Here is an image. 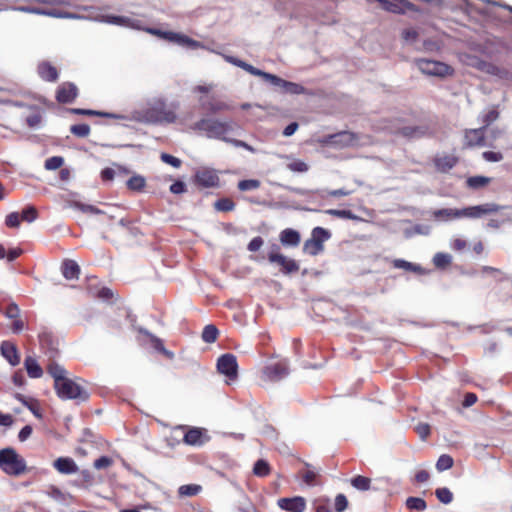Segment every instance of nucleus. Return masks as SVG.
Wrapping results in <instances>:
<instances>
[{
    "label": "nucleus",
    "mask_w": 512,
    "mask_h": 512,
    "mask_svg": "<svg viewBox=\"0 0 512 512\" xmlns=\"http://www.w3.org/2000/svg\"><path fill=\"white\" fill-rule=\"evenodd\" d=\"M348 505V500L344 494H338L335 498V510L336 512H343Z\"/></svg>",
    "instance_id": "nucleus-59"
},
{
    "label": "nucleus",
    "mask_w": 512,
    "mask_h": 512,
    "mask_svg": "<svg viewBox=\"0 0 512 512\" xmlns=\"http://www.w3.org/2000/svg\"><path fill=\"white\" fill-rule=\"evenodd\" d=\"M140 332L145 334L146 336H148L150 338L151 344L154 347V349H156L157 351L161 352L162 354H164L169 359H172L174 357V354L172 352H170L167 349H165L161 339H159L156 336L152 335L147 330L141 329Z\"/></svg>",
    "instance_id": "nucleus-30"
},
{
    "label": "nucleus",
    "mask_w": 512,
    "mask_h": 512,
    "mask_svg": "<svg viewBox=\"0 0 512 512\" xmlns=\"http://www.w3.org/2000/svg\"><path fill=\"white\" fill-rule=\"evenodd\" d=\"M161 160L163 162H165L166 164H169L175 168H179L180 165H181V160L170 155V154H167V153H162L161 154Z\"/></svg>",
    "instance_id": "nucleus-61"
},
{
    "label": "nucleus",
    "mask_w": 512,
    "mask_h": 512,
    "mask_svg": "<svg viewBox=\"0 0 512 512\" xmlns=\"http://www.w3.org/2000/svg\"><path fill=\"white\" fill-rule=\"evenodd\" d=\"M304 251L310 255H316L323 250V245L310 238L304 243Z\"/></svg>",
    "instance_id": "nucleus-41"
},
{
    "label": "nucleus",
    "mask_w": 512,
    "mask_h": 512,
    "mask_svg": "<svg viewBox=\"0 0 512 512\" xmlns=\"http://www.w3.org/2000/svg\"><path fill=\"white\" fill-rule=\"evenodd\" d=\"M93 18L96 22H102L137 30L142 29L140 21L125 16L104 15L96 13L95 17Z\"/></svg>",
    "instance_id": "nucleus-9"
},
{
    "label": "nucleus",
    "mask_w": 512,
    "mask_h": 512,
    "mask_svg": "<svg viewBox=\"0 0 512 512\" xmlns=\"http://www.w3.org/2000/svg\"><path fill=\"white\" fill-rule=\"evenodd\" d=\"M15 11L23 12V13H29V14H35V15H42L50 17L51 9H45V8H39V7H31V6H19L12 8Z\"/></svg>",
    "instance_id": "nucleus-32"
},
{
    "label": "nucleus",
    "mask_w": 512,
    "mask_h": 512,
    "mask_svg": "<svg viewBox=\"0 0 512 512\" xmlns=\"http://www.w3.org/2000/svg\"><path fill=\"white\" fill-rule=\"evenodd\" d=\"M195 181L203 187H215L219 183V177L214 169L201 168L195 174Z\"/></svg>",
    "instance_id": "nucleus-15"
},
{
    "label": "nucleus",
    "mask_w": 512,
    "mask_h": 512,
    "mask_svg": "<svg viewBox=\"0 0 512 512\" xmlns=\"http://www.w3.org/2000/svg\"><path fill=\"white\" fill-rule=\"evenodd\" d=\"M502 209L495 203H486L477 206H471L461 209V217L464 218H480L484 215L496 213Z\"/></svg>",
    "instance_id": "nucleus-10"
},
{
    "label": "nucleus",
    "mask_w": 512,
    "mask_h": 512,
    "mask_svg": "<svg viewBox=\"0 0 512 512\" xmlns=\"http://www.w3.org/2000/svg\"><path fill=\"white\" fill-rule=\"evenodd\" d=\"M222 57L225 61H227L230 64H233L237 67L242 68L243 70L247 71L248 73L262 77L264 80L270 82L273 86L279 87L281 91L289 94H303L305 92V88L301 86L300 84L286 81L274 74H270L267 72H264L258 68H255L254 66L236 58L230 55L222 54Z\"/></svg>",
    "instance_id": "nucleus-1"
},
{
    "label": "nucleus",
    "mask_w": 512,
    "mask_h": 512,
    "mask_svg": "<svg viewBox=\"0 0 512 512\" xmlns=\"http://www.w3.org/2000/svg\"><path fill=\"white\" fill-rule=\"evenodd\" d=\"M201 486L197 484L182 485L178 489V493L183 497H191L197 495L201 491Z\"/></svg>",
    "instance_id": "nucleus-34"
},
{
    "label": "nucleus",
    "mask_w": 512,
    "mask_h": 512,
    "mask_svg": "<svg viewBox=\"0 0 512 512\" xmlns=\"http://www.w3.org/2000/svg\"><path fill=\"white\" fill-rule=\"evenodd\" d=\"M280 241L283 245L297 246L300 242V234L293 229H285L280 234Z\"/></svg>",
    "instance_id": "nucleus-29"
},
{
    "label": "nucleus",
    "mask_w": 512,
    "mask_h": 512,
    "mask_svg": "<svg viewBox=\"0 0 512 512\" xmlns=\"http://www.w3.org/2000/svg\"><path fill=\"white\" fill-rule=\"evenodd\" d=\"M326 213L332 216H336L344 219H355V215L350 210H337V209H328Z\"/></svg>",
    "instance_id": "nucleus-55"
},
{
    "label": "nucleus",
    "mask_w": 512,
    "mask_h": 512,
    "mask_svg": "<svg viewBox=\"0 0 512 512\" xmlns=\"http://www.w3.org/2000/svg\"><path fill=\"white\" fill-rule=\"evenodd\" d=\"M322 142L336 148H345L356 146L358 144V137L354 133L343 131L325 137Z\"/></svg>",
    "instance_id": "nucleus-8"
},
{
    "label": "nucleus",
    "mask_w": 512,
    "mask_h": 512,
    "mask_svg": "<svg viewBox=\"0 0 512 512\" xmlns=\"http://www.w3.org/2000/svg\"><path fill=\"white\" fill-rule=\"evenodd\" d=\"M406 506L410 510L424 511L426 509V502L419 497H409L406 500Z\"/></svg>",
    "instance_id": "nucleus-40"
},
{
    "label": "nucleus",
    "mask_w": 512,
    "mask_h": 512,
    "mask_svg": "<svg viewBox=\"0 0 512 512\" xmlns=\"http://www.w3.org/2000/svg\"><path fill=\"white\" fill-rule=\"evenodd\" d=\"M260 187V181L256 179L242 180L238 183V189L241 191L255 190Z\"/></svg>",
    "instance_id": "nucleus-50"
},
{
    "label": "nucleus",
    "mask_w": 512,
    "mask_h": 512,
    "mask_svg": "<svg viewBox=\"0 0 512 512\" xmlns=\"http://www.w3.org/2000/svg\"><path fill=\"white\" fill-rule=\"evenodd\" d=\"M284 159L289 160L287 168L292 172L305 173L309 170V165L300 159H291L289 156H281Z\"/></svg>",
    "instance_id": "nucleus-31"
},
{
    "label": "nucleus",
    "mask_w": 512,
    "mask_h": 512,
    "mask_svg": "<svg viewBox=\"0 0 512 512\" xmlns=\"http://www.w3.org/2000/svg\"><path fill=\"white\" fill-rule=\"evenodd\" d=\"M16 398L22 404H24L37 418H42V414L40 413L36 404L28 402L22 395H17Z\"/></svg>",
    "instance_id": "nucleus-57"
},
{
    "label": "nucleus",
    "mask_w": 512,
    "mask_h": 512,
    "mask_svg": "<svg viewBox=\"0 0 512 512\" xmlns=\"http://www.w3.org/2000/svg\"><path fill=\"white\" fill-rule=\"evenodd\" d=\"M434 163L438 171L447 172L456 165L457 158L453 155H442L436 157Z\"/></svg>",
    "instance_id": "nucleus-26"
},
{
    "label": "nucleus",
    "mask_w": 512,
    "mask_h": 512,
    "mask_svg": "<svg viewBox=\"0 0 512 512\" xmlns=\"http://www.w3.org/2000/svg\"><path fill=\"white\" fill-rule=\"evenodd\" d=\"M318 476V472L315 471V470H312V469H307L305 470L304 472H302V478H303V481L308 485V486H314L316 485V478Z\"/></svg>",
    "instance_id": "nucleus-54"
},
{
    "label": "nucleus",
    "mask_w": 512,
    "mask_h": 512,
    "mask_svg": "<svg viewBox=\"0 0 512 512\" xmlns=\"http://www.w3.org/2000/svg\"><path fill=\"white\" fill-rule=\"evenodd\" d=\"M432 217L435 221H439V222L453 221V220L462 218L461 217V209H455V208L437 209L432 212Z\"/></svg>",
    "instance_id": "nucleus-19"
},
{
    "label": "nucleus",
    "mask_w": 512,
    "mask_h": 512,
    "mask_svg": "<svg viewBox=\"0 0 512 512\" xmlns=\"http://www.w3.org/2000/svg\"><path fill=\"white\" fill-rule=\"evenodd\" d=\"M330 237V233L322 228V227H316L313 229L312 231V239H314L315 241H317L318 243L322 244L323 245V242L328 240Z\"/></svg>",
    "instance_id": "nucleus-47"
},
{
    "label": "nucleus",
    "mask_w": 512,
    "mask_h": 512,
    "mask_svg": "<svg viewBox=\"0 0 512 512\" xmlns=\"http://www.w3.org/2000/svg\"><path fill=\"white\" fill-rule=\"evenodd\" d=\"M72 134L78 137H87L90 133V127L87 124H77L70 128Z\"/></svg>",
    "instance_id": "nucleus-52"
},
{
    "label": "nucleus",
    "mask_w": 512,
    "mask_h": 512,
    "mask_svg": "<svg viewBox=\"0 0 512 512\" xmlns=\"http://www.w3.org/2000/svg\"><path fill=\"white\" fill-rule=\"evenodd\" d=\"M80 9L85 10V11H89L90 13L88 15H81V14L61 11V10H57V9H51L50 17H52V18H60V19H75V20H90V21H94V18H91V17H95V14H96L95 13L96 9L94 7H92V6H83V7H80Z\"/></svg>",
    "instance_id": "nucleus-16"
},
{
    "label": "nucleus",
    "mask_w": 512,
    "mask_h": 512,
    "mask_svg": "<svg viewBox=\"0 0 512 512\" xmlns=\"http://www.w3.org/2000/svg\"><path fill=\"white\" fill-rule=\"evenodd\" d=\"M2 356L13 366L20 362V358L15 345L8 341H3L0 346Z\"/></svg>",
    "instance_id": "nucleus-22"
},
{
    "label": "nucleus",
    "mask_w": 512,
    "mask_h": 512,
    "mask_svg": "<svg viewBox=\"0 0 512 512\" xmlns=\"http://www.w3.org/2000/svg\"><path fill=\"white\" fill-rule=\"evenodd\" d=\"M413 63L422 74L431 77L445 78L454 73V69L450 65L441 61L417 58Z\"/></svg>",
    "instance_id": "nucleus-5"
},
{
    "label": "nucleus",
    "mask_w": 512,
    "mask_h": 512,
    "mask_svg": "<svg viewBox=\"0 0 512 512\" xmlns=\"http://www.w3.org/2000/svg\"><path fill=\"white\" fill-rule=\"evenodd\" d=\"M134 118L147 123H173L176 120V114L166 107L163 100L158 99L143 114L137 112Z\"/></svg>",
    "instance_id": "nucleus-2"
},
{
    "label": "nucleus",
    "mask_w": 512,
    "mask_h": 512,
    "mask_svg": "<svg viewBox=\"0 0 512 512\" xmlns=\"http://www.w3.org/2000/svg\"><path fill=\"white\" fill-rule=\"evenodd\" d=\"M481 69L485 73L496 76L502 80H510L512 78V75L505 68L498 67L491 63H482Z\"/></svg>",
    "instance_id": "nucleus-23"
},
{
    "label": "nucleus",
    "mask_w": 512,
    "mask_h": 512,
    "mask_svg": "<svg viewBox=\"0 0 512 512\" xmlns=\"http://www.w3.org/2000/svg\"><path fill=\"white\" fill-rule=\"evenodd\" d=\"M393 264H394V267H396V268L405 269L408 271H413V272H421L422 271V268L420 266L413 264L411 262L402 260V259L394 260Z\"/></svg>",
    "instance_id": "nucleus-46"
},
{
    "label": "nucleus",
    "mask_w": 512,
    "mask_h": 512,
    "mask_svg": "<svg viewBox=\"0 0 512 512\" xmlns=\"http://www.w3.org/2000/svg\"><path fill=\"white\" fill-rule=\"evenodd\" d=\"M218 329L214 325H206L202 332V339L206 343H213L216 341Z\"/></svg>",
    "instance_id": "nucleus-37"
},
{
    "label": "nucleus",
    "mask_w": 512,
    "mask_h": 512,
    "mask_svg": "<svg viewBox=\"0 0 512 512\" xmlns=\"http://www.w3.org/2000/svg\"><path fill=\"white\" fill-rule=\"evenodd\" d=\"M70 111L72 113L80 114V115H97V116L116 117L113 114L103 113V112H99V111H95V110H88V109L74 108V109H71Z\"/></svg>",
    "instance_id": "nucleus-58"
},
{
    "label": "nucleus",
    "mask_w": 512,
    "mask_h": 512,
    "mask_svg": "<svg viewBox=\"0 0 512 512\" xmlns=\"http://www.w3.org/2000/svg\"><path fill=\"white\" fill-rule=\"evenodd\" d=\"M50 375L54 378V385H57V381H63L66 379V371L57 364H51L48 369Z\"/></svg>",
    "instance_id": "nucleus-38"
},
{
    "label": "nucleus",
    "mask_w": 512,
    "mask_h": 512,
    "mask_svg": "<svg viewBox=\"0 0 512 512\" xmlns=\"http://www.w3.org/2000/svg\"><path fill=\"white\" fill-rule=\"evenodd\" d=\"M62 273L66 279H77L80 273V267L75 261L66 260L62 264Z\"/></svg>",
    "instance_id": "nucleus-28"
},
{
    "label": "nucleus",
    "mask_w": 512,
    "mask_h": 512,
    "mask_svg": "<svg viewBox=\"0 0 512 512\" xmlns=\"http://www.w3.org/2000/svg\"><path fill=\"white\" fill-rule=\"evenodd\" d=\"M281 509L290 512H303L306 509V501L303 497L281 498L278 500Z\"/></svg>",
    "instance_id": "nucleus-18"
},
{
    "label": "nucleus",
    "mask_w": 512,
    "mask_h": 512,
    "mask_svg": "<svg viewBox=\"0 0 512 512\" xmlns=\"http://www.w3.org/2000/svg\"><path fill=\"white\" fill-rule=\"evenodd\" d=\"M268 259L271 263H276L282 267V271L286 274L294 273L299 270V265L293 259H290L283 254L271 251L268 254Z\"/></svg>",
    "instance_id": "nucleus-13"
},
{
    "label": "nucleus",
    "mask_w": 512,
    "mask_h": 512,
    "mask_svg": "<svg viewBox=\"0 0 512 512\" xmlns=\"http://www.w3.org/2000/svg\"><path fill=\"white\" fill-rule=\"evenodd\" d=\"M64 163V159L60 156H53L45 161V168L47 170H56L60 168Z\"/></svg>",
    "instance_id": "nucleus-53"
},
{
    "label": "nucleus",
    "mask_w": 512,
    "mask_h": 512,
    "mask_svg": "<svg viewBox=\"0 0 512 512\" xmlns=\"http://www.w3.org/2000/svg\"><path fill=\"white\" fill-rule=\"evenodd\" d=\"M0 468L8 475L18 476L25 472L26 462L15 449L7 447L0 450Z\"/></svg>",
    "instance_id": "nucleus-4"
},
{
    "label": "nucleus",
    "mask_w": 512,
    "mask_h": 512,
    "mask_svg": "<svg viewBox=\"0 0 512 512\" xmlns=\"http://www.w3.org/2000/svg\"><path fill=\"white\" fill-rule=\"evenodd\" d=\"M415 430L422 440H425L430 434V426L426 423H419Z\"/></svg>",
    "instance_id": "nucleus-62"
},
{
    "label": "nucleus",
    "mask_w": 512,
    "mask_h": 512,
    "mask_svg": "<svg viewBox=\"0 0 512 512\" xmlns=\"http://www.w3.org/2000/svg\"><path fill=\"white\" fill-rule=\"evenodd\" d=\"M233 121H220L213 118H203L194 124V129L202 131L209 138H217L224 141L225 134L233 130Z\"/></svg>",
    "instance_id": "nucleus-3"
},
{
    "label": "nucleus",
    "mask_w": 512,
    "mask_h": 512,
    "mask_svg": "<svg viewBox=\"0 0 512 512\" xmlns=\"http://www.w3.org/2000/svg\"><path fill=\"white\" fill-rule=\"evenodd\" d=\"M38 74L43 80L56 81L58 78L57 69L52 66L49 62H42L38 65Z\"/></svg>",
    "instance_id": "nucleus-25"
},
{
    "label": "nucleus",
    "mask_w": 512,
    "mask_h": 512,
    "mask_svg": "<svg viewBox=\"0 0 512 512\" xmlns=\"http://www.w3.org/2000/svg\"><path fill=\"white\" fill-rule=\"evenodd\" d=\"M145 31L152 35H155L157 37L165 39L169 42L176 43L180 46L187 47L189 49L202 48V49L208 50V48L203 43L196 41V40L188 37L185 34L172 32V31H162V30L155 29V28H147V29H145ZM209 51L215 52L214 50H211V49H209Z\"/></svg>",
    "instance_id": "nucleus-6"
},
{
    "label": "nucleus",
    "mask_w": 512,
    "mask_h": 512,
    "mask_svg": "<svg viewBox=\"0 0 512 512\" xmlns=\"http://www.w3.org/2000/svg\"><path fill=\"white\" fill-rule=\"evenodd\" d=\"M218 371L225 375L229 380H234L237 377V360L232 354L222 355L217 362Z\"/></svg>",
    "instance_id": "nucleus-11"
},
{
    "label": "nucleus",
    "mask_w": 512,
    "mask_h": 512,
    "mask_svg": "<svg viewBox=\"0 0 512 512\" xmlns=\"http://www.w3.org/2000/svg\"><path fill=\"white\" fill-rule=\"evenodd\" d=\"M113 464V459L107 456H102L99 459L95 460L94 468L97 470L107 469L111 467Z\"/></svg>",
    "instance_id": "nucleus-56"
},
{
    "label": "nucleus",
    "mask_w": 512,
    "mask_h": 512,
    "mask_svg": "<svg viewBox=\"0 0 512 512\" xmlns=\"http://www.w3.org/2000/svg\"><path fill=\"white\" fill-rule=\"evenodd\" d=\"M214 207L218 211L229 212L235 208V203L229 198H222L214 203Z\"/></svg>",
    "instance_id": "nucleus-42"
},
{
    "label": "nucleus",
    "mask_w": 512,
    "mask_h": 512,
    "mask_svg": "<svg viewBox=\"0 0 512 512\" xmlns=\"http://www.w3.org/2000/svg\"><path fill=\"white\" fill-rule=\"evenodd\" d=\"M78 95V88L75 84L66 82L58 87L56 99L60 103H71Z\"/></svg>",
    "instance_id": "nucleus-17"
},
{
    "label": "nucleus",
    "mask_w": 512,
    "mask_h": 512,
    "mask_svg": "<svg viewBox=\"0 0 512 512\" xmlns=\"http://www.w3.org/2000/svg\"><path fill=\"white\" fill-rule=\"evenodd\" d=\"M440 502L449 504L453 500V494L448 488H438L435 492Z\"/></svg>",
    "instance_id": "nucleus-49"
},
{
    "label": "nucleus",
    "mask_w": 512,
    "mask_h": 512,
    "mask_svg": "<svg viewBox=\"0 0 512 512\" xmlns=\"http://www.w3.org/2000/svg\"><path fill=\"white\" fill-rule=\"evenodd\" d=\"M170 191L173 194H182L186 191V185L182 181H176L170 186Z\"/></svg>",
    "instance_id": "nucleus-64"
},
{
    "label": "nucleus",
    "mask_w": 512,
    "mask_h": 512,
    "mask_svg": "<svg viewBox=\"0 0 512 512\" xmlns=\"http://www.w3.org/2000/svg\"><path fill=\"white\" fill-rule=\"evenodd\" d=\"M484 128L470 129L465 132V145L467 147L485 145Z\"/></svg>",
    "instance_id": "nucleus-21"
},
{
    "label": "nucleus",
    "mask_w": 512,
    "mask_h": 512,
    "mask_svg": "<svg viewBox=\"0 0 512 512\" xmlns=\"http://www.w3.org/2000/svg\"><path fill=\"white\" fill-rule=\"evenodd\" d=\"M371 480L364 476H356L351 479V485L360 491H366L370 489Z\"/></svg>",
    "instance_id": "nucleus-36"
},
{
    "label": "nucleus",
    "mask_w": 512,
    "mask_h": 512,
    "mask_svg": "<svg viewBox=\"0 0 512 512\" xmlns=\"http://www.w3.org/2000/svg\"><path fill=\"white\" fill-rule=\"evenodd\" d=\"M289 373L288 365L286 362H279L270 364L263 370V375L266 380L279 381L285 378Z\"/></svg>",
    "instance_id": "nucleus-14"
},
{
    "label": "nucleus",
    "mask_w": 512,
    "mask_h": 512,
    "mask_svg": "<svg viewBox=\"0 0 512 512\" xmlns=\"http://www.w3.org/2000/svg\"><path fill=\"white\" fill-rule=\"evenodd\" d=\"M70 207L78 209V210L82 211L83 213H88V214H101V213H103L100 209H98L97 207H95L93 205L83 204V203L78 202V201L71 202L70 203Z\"/></svg>",
    "instance_id": "nucleus-39"
},
{
    "label": "nucleus",
    "mask_w": 512,
    "mask_h": 512,
    "mask_svg": "<svg viewBox=\"0 0 512 512\" xmlns=\"http://www.w3.org/2000/svg\"><path fill=\"white\" fill-rule=\"evenodd\" d=\"M452 261V257L447 253H437L433 257V263L438 268H444L449 265Z\"/></svg>",
    "instance_id": "nucleus-44"
},
{
    "label": "nucleus",
    "mask_w": 512,
    "mask_h": 512,
    "mask_svg": "<svg viewBox=\"0 0 512 512\" xmlns=\"http://www.w3.org/2000/svg\"><path fill=\"white\" fill-rule=\"evenodd\" d=\"M490 181L491 179L485 176H473L467 179V185L472 189H479L488 185Z\"/></svg>",
    "instance_id": "nucleus-33"
},
{
    "label": "nucleus",
    "mask_w": 512,
    "mask_h": 512,
    "mask_svg": "<svg viewBox=\"0 0 512 512\" xmlns=\"http://www.w3.org/2000/svg\"><path fill=\"white\" fill-rule=\"evenodd\" d=\"M37 216H38V212H37L36 208L33 206H29V207L23 209L22 214H21V219L28 223H32L33 221L36 220Z\"/></svg>",
    "instance_id": "nucleus-51"
},
{
    "label": "nucleus",
    "mask_w": 512,
    "mask_h": 512,
    "mask_svg": "<svg viewBox=\"0 0 512 512\" xmlns=\"http://www.w3.org/2000/svg\"><path fill=\"white\" fill-rule=\"evenodd\" d=\"M21 217L17 212H12L7 215L5 223L8 227L17 228L20 225Z\"/></svg>",
    "instance_id": "nucleus-60"
},
{
    "label": "nucleus",
    "mask_w": 512,
    "mask_h": 512,
    "mask_svg": "<svg viewBox=\"0 0 512 512\" xmlns=\"http://www.w3.org/2000/svg\"><path fill=\"white\" fill-rule=\"evenodd\" d=\"M499 117V112L495 107L491 108L487 112L483 113L480 118L482 123L484 124L481 128H484V130L494 121H496Z\"/></svg>",
    "instance_id": "nucleus-35"
},
{
    "label": "nucleus",
    "mask_w": 512,
    "mask_h": 512,
    "mask_svg": "<svg viewBox=\"0 0 512 512\" xmlns=\"http://www.w3.org/2000/svg\"><path fill=\"white\" fill-rule=\"evenodd\" d=\"M482 156L488 162H499L503 159V155L500 152L485 151Z\"/></svg>",
    "instance_id": "nucleus-63"
},
{
    "label": "nucleus",
    "mask_w": 512,
    "mask_h": 512,
    "mask_svg": "<svg viewBox=\"0 0 512 512\" xmlns=\"http://www.w3.org/2000/svg\"><path fill=\"white\" fill-rule=\"evenodd\" d=\"M145 183L146 181L144 177L140 175H135L127 181V186L131 190L140 191L141 189L144 188Z\"/></svg>",
    "instance_id": "nucleus-43"
},
{
    "label": "nucleus",
    "mask_w": 512,
    "mask_h": 512,
    "mask_svg": "<svg viewBox=\"0 0 512 512\" xmlns=\"http://www.w3.org/2000/svg\"><path fill=\"white\" fill-rule=\"evenodd\" d=\"M253 472L255 475H257L259 477H264V476L268 475L270 472L268 463L262 459L258 460L254 465Z\"/></svg>",
    "instance_id": "nucleus-48"
},
{
    "label": "nucleus",
    "mask_w": 512,
    "mask_h": 512,
    "mask_svg": "<svg viewBox=\"0 0 512 512\" xmlns=\"http://www.w3.org/2000/svg\"><path fill=\"white\" fill-rule=\"evenodd\" d=\"M58 396L62 399H80L85 400L88 398L86 391L78 383L66 378L63 381H57L54 385Z\"/></svg>",
    "instance_id": "nucleus-7"
},
{
    "label": "nucleus",
    "mask_w": 512,
    "mask_h": 512,
    "mask_svg": "<svg viewBox=\"0 0 512 512\" xmlns=\"http://www.w3.org/2000/svg\"><path fill=\"white\" fill-rule=\"evenodd\" d=\"M198 102L200 108L209 113H218L230 109V106L227 103L217 99L213 95L207 97L201 96L199 97Z\"/></svg>",
    "instance_id": "nucleus-12"
},
{
    "label": "nucleus",
    "mask_w": 512,
    "mask_h": 512,
    "mask_svg": "<svg viewBox=\"0 0 512 512\" xmlns=\"http://www.w3.org/2000/svg\"><path fill=\"white\" fill-rule=\"evenodd\" d=\"M453 466V459L451 456L443 454L436 463V469L440 472L450 469Z\"/></svg>",
    "instance_id": "nucleus-45"
},
{
    "label": "nucleus",
    "mask_w": 512,
    "mask_h": 512,
    "mask_svg": "<svg viewBox=\"0 0 512 512\" xmlns=\"http://www.w3.org/2000/svg\"><path fill=\"white\" fill-rule=\"evenodd\" d=\"M184 442L188 445L200 446L205 442V435L202 430L198 428H192L188 430L184 435Z\"/></svg>",
    "instance_id": "nucleus-24"
},
{
    "label": "nucleus",
    "mask_w": 512,
    "mask_h": 512,
    "mask_svg": "<svg viewBox=\"0 0 512 512\" xmlns=\"http://www.w3.org/2000/svg\"><path fill=\"white\" fill-rule=\"evenodd\" d=\"M53 467L61 474H74L78 471V466L72 458L59 457L53 462Z\"/></svg>",
    "instance_id": "nucleus-20"
},
{
    "label": "nucleus",
    "mask_w": 512,
    "mask_h": 512,
    "mask_svg": "<svg viewBox=\"0 0 512 512\" xmlns=\"http://www.w3.org/2000/svg\"><path fill=\"white\" fill-rule=\"evenodd\" d=\"M24 366L27 374L31 378H40L43 375V370L38 364L37 360L32 356H27L24 360Z\"/></svg>",
    "instance_id": "nucleus-27"
}]
</instances>
